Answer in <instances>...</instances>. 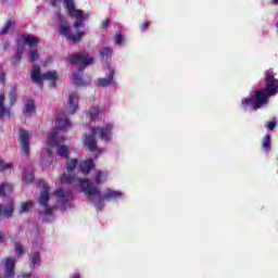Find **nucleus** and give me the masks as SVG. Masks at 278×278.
<instances>
[{
    "instance_id": "de8ad7c7",
    "label": "nucleus",
    "mask_w": 278,
    "mask_h": 278,
    "mask_svg": "<svg viewBox=\"0 0 278 278\" xmlns=\"http://www.w3.org/2000/svg\"><path fill=\"white\" fill-rule=\"evenodd\" d=\"M47 152H48V155H51V148H49V149L47 150Z\"/></svg>"
},
{
    "instance_id": "c756f323",
    "label": "nucleus",
    "mask_w": 278,
    "mask_h": 278,
    "mask_svg": "<svg viewBox=\"0 0 278 278\" xmlns=\"http://www.w3.org/2000/svg\"><path fill=\"white\" fill-rule=\"evenodd\" d=\"M77 159H72L67 162L66 169L71 173L74 168H77Z\"/></svg>"
},
{
    "instance_id": "2f4dec72",
    "label": "nucleus",
    "mask_w": 278,
    "mask_h": 278,
    "mask_svg": "<svg viewBox=\"0 0 278 278\" xmlns=\"http://www.w3.org/2000/svg\"><path fill=\"white\" fill-rule=\"evenodd\" d=\"M9 98L11 105H14V103H16V87L11 88Z\"/></svg>"
},
{
    "instance_id": "72a5a7b5",
    "label": "nucleus",
    "mask_w": 278,
    "mask_h": 278,
    "mask_svg": "<svg viewBox=\"0 0 278 278\" xmlns=\"http://www.w3.org/2000/svg\"><path fill=\"white\" fill-rule=\"evenodd\" d=\"M15 253L18 257L25 253V248L21 244V242L15 243Z\"/></svg>"
},
{
    "instance_id": "1a4fd4ad",
    "label": "nucleus",
    "mask_w": 278,
    "mask_h": 278,
    "mask_svg": "<svg viewBox=\"0 0 278 278\" xmlns=\"http://www.w3.org/2000/svg\"><path fill=\"white\" fill-rule=\"evenodd\" d=\"M54 195L58 197L59 202L61 203L62 210L68 207V203L73 201V193L71 191H64L63 189H56Z\"/></svg>"
},
{
    "instance_id": "f8f14e48",
    "label": "nucleus",
    "mask_w": 278,
    "mask_h": 278,
    "mask_svg": "<svg viewBox=\"0 0 278 278\" xmlns=\"http://www.w3.org/2000/svg\"><path fill=\"white\" fill-rule=\"evenodd\" d=\"M114 75H116V72H114V68L109 67V73L105 78H99L97 80L98 86H101L102 88H105L108 86H116V80H114Z\"/></svg>"
},
{
    "instance_id": "a19ab883",
    "label": "nucleus",
    "mask_w": 278,
    "mask_h": 278,
    "mask_svg": "<svg viewBox=\"0 0 278 278\" xmlns=\"http://www.w3.org/2000/svg\"><path fill=\"white\" fill-rule=\"evenodd\" d=\"M45 214L46 216H51V214H53V207H49V205L45 206Z\"/></svg>"
},
{
    "instance_id": "20e7f679",
    "label": "nucleus",
    "mask_w": 278,
    "mask_h": 278,
    "mask_svg": "<svg viewBox=\"0 0 278 278\" xmlns=\"http://www.w3.org/2000/svg\"><path fill=\"white\" fill-rule=\"evenodd\" d=\"M55 128H52L50 130V132L48 134L47 137V146L48 147H54L55 144H58V136L60 135V130L64 129L66 131V129H71V121L68 119V117H58L55 119Z\"/></svg>"
},
{
    "instance_id": "c9c22d12",
    "label": "nucleus",
    "mask_w": 278,
    "mask_h": 278,
    "mask_svg": "<svg viewBox=\"0 0 278 278\" xmlns=\"http://www.w3.org/2000/svg\"><path fill=\"white\" fill-rule=\"evenodd\" d=\"M114 42L115 45H123L125 42V38H123V34L116 33L114 36Z\"/></svg>"
},
{
    "instance_id": "ddd939ff",
    "label": "nucleus",
    "mask_w": 278,
    "mask_h": 278,
    "mask_svg": "<svg viewBox=\"0 0 278 278\" xmlns=\"http://www.w3.org/2000/svg\"><path fill=\"white\" fill-rule=\"evenodd\" d=\"M83 142L85 147L89 149L91 153H94L97 151V134L91 132V134H84L83 135Z\"/></svg>"
},
{
    "instance_id": "a18cd8bd",
    "label": "nucleus",
    "mask_w": 278,
    "mask_h": 278,
    "mask_svg": "<svg viewBox=\"0 0 278 278\" xmlns=\"http://www.w3.org/2000/svg\"><path fill=\"white\" fill-rule=\"evenodd\" d=\"M3 240V232L0 231V242Z\"/></svg>"
},
{
    "instance_id": "2eb2a0df",
    "label": "nucleus",
    "mask_w": 278,
    "mask_h": 278,
    "mask_svg": "<svg viewBox=\"0 0 278 278\" xmlns=\"http://www.w3.org/2000/svg\"><path fill=\"white\" fill-rule=\"evenodd\" d=\"M109 177H110V172L101 170V169H96L92 175V179L96 186H101V184H105Z\"/></svg>"
},
{
    "instance_id": "c85d7f7f",
    "label": "nucleus",
    "mask_w": 278,
    "mask_h": 278,
    "mask_svg": "<svg viewBox=\"0 0 278 278\" xmlns=\"http://www.w3.org/2000/svg\"><path fill=\"white\" fill-rule=\"evenodd\" d=\"M30 264L34 268L40 264V252L33 253Z\"/></svg>"
},
{
    "instance_id": "e433bc0d",
    "label": "nucleus",
    "mask_w": 278,
    "mask_h": 278,
    "mask_svg": "<svg viewBox=\"0 0 278 278\" xmlns=\"http://www.w3.org/2000/svg\"><path fill=\"white\" fill-rule=\"evenodd\" d=\"M65 184H75V176L71 175H63Z\"/></svg>"
},
{
    "instance_id": "6e6552de",
    "label": "nucleus",
    "mask_w": 278,
    "mask_h": 278,
    "mask_svg": "<svg viewBox=\"0 0 278 278\" xmlns=\"http://www.w3.org/2000/svg\"><path fill=\"white\" fill-rule=\"evenodd\" d=\"M114 131V125L112 124H106L104 127H93L91 128V134H97L99 135V138L103 140L104 142H108L110 138H112V134Z\"/></svg>"
},
{
    "instance_id": "37998d69",
    "label": "nucleus",
    "mask_w": 278,
    "mask_h": 278,
    "mask_svg": "<svg viewBox=\"0 0 278 278\" xmlns=\"http://www.w3.org/2000/svg\"><path fill=\"white\" fill-rule=\"evenodd\" d=\"M22 277H23V278H29V277H31V273L23 274Z\"/></svg>"
},
{
    "instance_id": "9b49d317",
    "label": "nucleus",
    "mask_w": 278,
    "mask_h": 278,
    "mask_svg": "<svg viewBox=\"0 0 278 278\" xmlns=\"http://www.w3.org/2000/svg\"><path fill=\"white\" fill-rule=\"evenodd\" d=\"M62 142H64V138L58 137V144L55 146H48L50 149H53V147H56L55 151L56 154H59L63 160H68V155H71V151L68 150V147H66L65 144H62Z\"/></svg>"
},
{
    "instance_id": "ea45409f",
    "label": "nucleus",
    "mask_w": 278,
    "mask_h": 278,
    "mask_svg": "<svg viewBox=\"0 0 278 278\" xmlns=\"http://www.w3.org/2000/svg\"><path fill=\"white\" fill-rule=\"evenodd\" d=\"M275 127H277V123L275 121L269 122L268 125H266L268 131H273Z\"/></svg>"
},
{
    "instance_id": "dca6fc26",
    "label": "nucleus",
    "mask_w": 278,
    "mask_h": 278,
    "mask_svg": "<svg viewBox=\"0 0 278 278\" xmlns=\"http://www.w3.org/2000/svg\"><path fill=\"white\" fill-rule=\"evenodd\" d=\"M21 40L24 45H27L30 48L38 47V45H40V38L34 35L23 34L21 35Z\"/></svg>"
},
{
    "instance_id": "4468645a",
    "label": "nucleus",
    "mask_w": 278,
    "mask_h": 278,
    "mask_svg": "<svg viewBox=\"0 0 278 278\" xmlns=\"http://www.w3.org/2000/svg\"><path fill=\"white\" fill-rule=\"evenodd\" d=\"M16 266V257L14 256H8L5 258V270H4V276L3 278H14L15 277V273H14V268Z\"/></svg>"
},
{
    "instance_id": "cd10ccee",
    "label": "nucleus",
    "mask_w": 278,
    "mask_h": 278,
    "mask_svg": "<svg viewBox=\"0 0 278 278\" xmlns=\"http://www.w3.org/2000/svg\"><path fill=\"white\" fill-rule=\"evenodd\" d=\"M33 206H34V202L31 201L23 202L20 207V214H27V212H29V210H31Z\"/></svg>"
},
{
    "instance_id": "aec40b11",
    "label": "nucleus",
    "mask_w": 278,
    "mask_h": 278,
    "mask_svg": "<svg viewBox=\"0 0 278 278\" xmlns=\"http://www.w3.org/2000/svg\"><path fill=\"white\" fill-rule=\"evenodd\" d=\"M10 109L5 108V93H0V118L10 117Z\"/></svg>"
},
{
    "instance_id": "f3484780",
    "label": "nucleus",
    "mask_w": 278,
    "mask_h": 278,
    "mask_svg": "<svg viewBox=\"0 0 278 278\" xmlns=\"http://www.w3.org/2000/svg\"><path fill=\"white\" fill-rule=\"evenodd\" d=\"M68 111L67 114H75V112H77V109L79 108L78 104V98H77V93L76 91H73L70 93L68 97Z\"/></svg>"
},
{
    "instance_id": "7c9ffc66",
    "label": "nucleus",
    "mask_w": 278,
    "mask_h": 278,
    "mask_svg": "<svg viewBox=\"0 0 278 278\" xmlns=\"http://www.w3.org/2000/svg\"><path fill=\"white\" fill-rule=\"evenodd\" d=\"M30 62H36V60H40V53L38 50H31L28 54Z\"/></svg>"
},
{
    "instance_id": "c03bdc74",
    "label": "nucleus",
    "mask_w": 278,
    "mask_h": 278,
    "mask_svg": "<svg viewBox=\"0 0 278 278\" xmlns=\"http://www.w3.org/2000/svg\"><path fill=\"white\" fill-rule=\"evenodd\" d=\"M71 278H80L79 274H74Z\"/></svg>"
},
{
    "instance_id": "473e14b6",
    "label": "nucleus",
    "mask_w": 278,
    "mask_h": 278,
    "mask_svg": "<svg viewBox=\"0 0 278 278\" xmlns=\"http://www.w3.org/2000/svg\"><path fill=\"white\" fill-rule=\"evenodd\" d=\"M73 83L75 86H84V80L81 79V75L73 74Z\"/></svg>"
},
{
    "instance_id": "4c0bfd02",
    "label": "nucleus",
    "mask_w": 278,
    "mask_h": 278,
    "mask_svg": "<svg viewBox=\"0 0 278 278\" xmlns=\"http://www.w3.org/2000/svg\"><path fill=\"white\" fill-rule=\"evenodd\" d=\"M150 25H151V22L146 21L143 24H141L139 26L140 31H147V29H149Z\"/></svg>"
},
{
    "instance_id": "f257e3e1",
    "label": "nucleus",
    "mask_w": 278,
    "mask_h": 278,
    "mask_svg": "<svg viewBox=\"0 0 278 278\" xmlns=\"http://www.w3.org/2000/svg\"><path fill=\"white\" fill-rule=\"evenodd\" d=\"M64 8L67 10V14L71 18H75L74 27L75 33L73 34V29L71 28V24L64 15L58 13L56 22L59 23V34L64 36L66 42L68 45H77V42H81L84 40V36H86L85 30H80L81 27H85L86 21H88V14H84V11L75 8V0H64Z\"/></svg>"
},
{
    "instance_id": "6ab92c4d",
    "label": "nucleus",
    "mask_w": 278,
    "mask_h": 278,
    "mask_svg": "<svg viewBox=\"0 0 278 278\" xmlns=\"http://www.w3.org/2000/svg\"><path fill=\"white\" fill-rule=\"evenodd\" d=\"M94 168V161L92 159L81 161L79 163L80 172L86 176L90 174V170Z\"/></svg>"
},
{
    "instance_id": "393cba45",
    "label": "nucleus",
    "mask_w": 278,
    "mask_h": 278,
    "mask_svg": "<svg viewBox=\"0 0 278 278\" xmlns=\"http://www.w3.org/2000/svg\"><path fill=\"white\" fill-rule=\"evenodd\" d=\"M271 139H270V134H266L262 140V149L264 151H270L271 149Z\"/></svg>"
},
{
    "instance_id": "7ed1b4c3",
    "label": "nucleus",
    "mask_w": 278,
    "mask_h": 278,
    "mask_svg": "<svg viewBox=\"0 0 278 278\" xmlns=\"http://www.w3.org/2000/svg\"><path fill=\"white\" fill-rule=\"evenodd\" d=\"M78 184L86 197H96V207H99L101 201H112V199H118V197H121V192L111 189H106L104 194H101L99 188L94 187L89 179L78 178Z\"/></svg>"
},
{
    "instance_id": "f704fd0d",
    "label": "nucleus",
    "mask_w": 278,
    "mask_h": 278,
    "mask_svg": "<svg viewBox=\"0 0 278 278\" xmlns=\"http://www.w3.org/2000/svg\"><path fill=\"white\" fill-rule=\"evenodd\" d=\"M12 168H14V164L0 161V170H10Z\"/></svg>"
},
{
    "instance_id": "0eeeda50",
    "label": "nucleus",
    "mask_w": 278,
    "mask_h": 278,
    "mask_svg": "<svg viewBox=\"0 0 278 278\" xmlns=\"http://www.w3.org/2000/svg\"><path fill=\"white\" fill-rule=\"evenodd\" d=\"M17 142L22 151V155L29 157V144H31V134L25 128H20Z\"/></svg>"
},
{
    "instance_id": "4be33fe9",
    "label": "nucleus",
    "mask_w": 278,
    "mask_h": 278,
    "mask_svg": "<svg viewBox=\"0 0 278 278\" xmlns=\"http://www.w3.org/2000/svg\"><path fill=\"white\" fill-rule=\"evenodd\" d=\"M24 53H25V47L18 45L16 49V53L12 59V64H21V60H23Z\"/></svg>"
},
{
    "instance_id": "a211bd4d",
    "label": "nucleus",
    "mask_w": 278,
    "mask_h": 278,
    "mask_svg": "<svg viewBox=\"0 0 278 278\" xmlns=\"http://www.w3.org/2000/svg\"><path fill=\"white\" fill-rule=\"evenodd\" d=\"M14 214V202H10L9 205L0 204V216L2 218H11Z\"/></svg>"
},
{
    "instance_id": "b1692460",
    "label": "nucleus",
    "mask_w": 278,
    "mask_h": 278,
    "mask_svg": "<svg viewBox=\"0 0 278 278\" xmlns=\"http://www.w3.org/2000/svg\"><path fill=\"white\" fill-rule=\"evenodd\" d=\"M14 191V187L10 184H1L0 185V197H9Z\"/></svg>"
},
{
    "instance_id": "412c9836",
    "label": "nucleus",
    "mask_w": 278,
    "mask_h": 278,
    "mask_svg": "<svg viewBox=\"0 0 278 278\" xmlns=\"http://www.w3.org/2000/svg\"><path fill=\"white\" fill-rule=\"evenodd\" d=\"M34 112H36V102L34 99H29L24 106L23 114L24 116H31Z\"/></svg>"
},
{
    "instance_id": "f03ea898",
    "label": "nucleus",
    "mask_w": 278,
    "mask_h": 278,
    "mask_svg": "<svg viewBox=\"0 0 278 278\" xmlns=\"http://www.w3.org/2000/svg\"><path fill=\"white\" fill-rule=\"evenodd\" d=\"M278 94V80L275 78L273 74H266L265 76V88L258 89L254 91L250 98H243L241 101V105L243 110H252L257 111L262 110L264 105H268V101H270V97H275Z\"/></svg>"
},
{
    "instance_id": "5701e85b",
    "label": "nucleus",
    "mask_w": 278,
    "mask_h": 278,
    "mask_svg": "<svg viewBox=\"0 0 278 278\" xmlns=\"http://www.w3.org/2000/svg\"><path fill=\"white\" fill-rule=\"evenodd\" d=\"M102 112H103V109L99 106H91L89 109V112L87 113V116H89L90 121H96V118H99Z\"/></svg>"
},
{
    "instance_id": "423d86ee",
    "label": "nucleus",
    "mask_w": 278,
    "mask_h": 278,
    "mask_svg": "<svg viewBox=\"0 0 278 278\" xmlns=\"http://www.w3.org/2000/svg\"><path fill=\"white\" fill-rule=\"evenodd\" d=\"M68 62L70 64H80V66L83 67H80L78 71L79 73H81V71H84L86 66H90V64H94V58L90 56V54H88V52L86 51H79L74 54H71Z\"/></svg>"
},
{
    "instance_id": "09e8293b",
    "label": "nucleus",
    "mask_w": 278,
    "mask_h": 278,
    "mask_svg": "<svg viewBox=\"0 0 278 278\" xmlns=\"http://www.w3.org/2000/svg\"><path fill=\"white\" fill-rule=\"evenodd\" d=\"M54 1L60 2V1H62V0H54Z\"/></svg>"
},
{
    "instance_id": "58836bf2",
    "label": "nucleus",
    "mask_w": 278,
    "mask_h": 278,
    "mask_svg": "<svg viewBox=\"0 0 278 278\" xmlns=\"http://www.w3.org/2000/svg\"><path fill=\"white\" fill-rule=\"evenodd\" d=\"M112 24V20L106 18L101 23V28L102 29H108V27H110V25Z\"/></svg>"
},
{
    "instance_id": "49530a36",
    "label": "nucleus",
    "mask_w": 278,
    "mask_h": 278,
    "mask_svg": "<svg viewBox=\"0 0 278 278\" xmlns=\"http://www.w3.org/2000/svg\"><path fill=\"white\" fill-rule=\"evenodd\" d=\"M271 3H274L275 5H278V0H273Z\"/></svg>"
},
{
    "instance_id": "9d476101",
    "label": "nucleus",
    "mask_w": 278,
    "mask_h": 278,
    "mask_svg": "<svg viewBox=\"0 0 278 278\" xmlns=\"http://www.w3.org/2000/svg\"><path fill=\"white\" fill-rule=\"evenodd\" d=\"M38 186H42V191L39 195V205H42L43 207H47L49 205V201L51 199V188H49V185L45 182V180H39Z\"/></svg>"
},
{
    "instance_id": "79ce46f5",
    "label": "nucleus",
    "mask_w": 278,
    "mask_h": 278,
    "mask_svg": "<svg viewBox=\"0 0 278 278\" xmlns=\"http://www.w3.org/2000/svg\"><path fill=\"white\" fill-rule=\"evenodd\" d=\"M0 84H5V73L0 74Z\"/></svg>"
},
{
    "instance_id": "a878e982",
    "label": "nucleus",
    "mask_w": 278,
    "mask_h": 278,
    "mask_svg": "<svg viewBox=\"0 0 278 278\" xmlns=\"http://www.w3.org/2000/svg\"><path fill=\"white\" fill-rule=\"evenodd\" d=\"M14 25H16V21L8 20L4 27L0 30V36H5V34H8L10 31V29H12V27H14Z\"/></svg>"
},
{
    "instance_id": "bb28decb",
    "label": "nucleus",
    "mask_w": 278,
    "mask_h": 278,
    "mask_svg": "<svg viewBox=\"0 0 278 278\" xmlns=\"http://www.w3.org/2000/svg\"><path fill=\"white\" fill-rule=\"evenodd\" d=\"M112 53H114V50L110 47H105L100 51V56L102 60H110Z\"/></svg>"
},
{
    "instance_id": "39448f33",
    "label": "nucleus",
    "mask_w": 278,
    "mask_h": 278,
    "mask_svg": "<svg viewBox=\"0 0 278 278\" xmlns=\"http://www.w3.org/2000/svg\"><path fill=\"white\" fill-rule=\"evenodd\" d=\"M30 79L34 84H38V86H42V81H58V72H40V66L35 65L33 72L30 73Z\"/></svg>"
}]
</instances>
